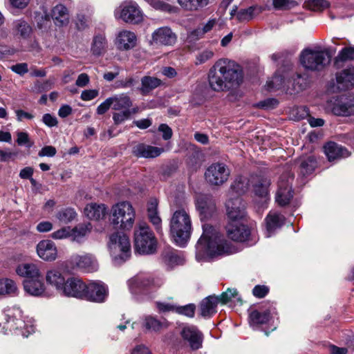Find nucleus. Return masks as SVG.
Instances as JSON below:
<instances>
[{
    "mask_svg": "<svg viewBox=\"0 0 354 354\" xmlns=\"http://www.w3.org/2000/svg\"><path fill=\"white\" fill-rule=\"evenodd\" d=\"M161 80L151 76H145L141 79L140 91L143 95H146L153 89L159 86Z\"/></svg>",
    "mask_w": 354,
    "mask_h": 354,
    "instance_id": "obj_38",
    "label": "nucleus"
},
{
    "mask_svg": "<svg viewBox=\"0 0 354 354\" xmlns=\"http://www.w3.org/2000/svg\"><path fill=\"white\" fill-rule=\"evenodd\" d=\"M230 175V170L224 163L216 162L207 168L205 178L212 185H221L227 180Z\"/></svg>",
    "mask_w": 354,
    "mask_h": 354,
    "instance_id": "obj_10",
    "label": "nucleus"
},
{
    "mask_svg": "<svg viewBox=\"0 0 354 354\" xmlns=\"http://www.w3.org/2000/svg\"><path fill=\"white\" fill-rule=\"evenodd\" d=\"M251 183H253V189L255 195L266 199L269 194L270 180L263 177H252Z\"/></svg>",
    "mask_w": 354,
    "mask_h": 354,
    "instance_id": "obj_29",
    "label": "nucleus"
},
{
    "mask_svg": "<svg viewBox=\"0 0 354 354\" xmlns=\"http://www.w3.org/2000/svg\"><path fill=\"white\" fill-rule=\"evenodd\" d=\"M92 226L91 223H82L75 226L71 230L73 241L80 242L83 237L89 234L91 231Z\"/></svg>",
    "mask_w": 354,
    "mask_h": 354,
    "instance_id": "obj_39",
    "label": "nucleus"
},
{
    "mask_svg": "<svg viewBox=\"0 0 354 354\" xmlns=\"http://www.w3.org/2000/svg\"><path fill=\"white\" fill-rule=\"evenodd\" d=\"M134 243L136 250L140 254H150L156 252L157 240L146 223H139L135 229Z\"/></svg>",
    "mask_w": 354,
    "mask_h": 354,
    "instance_id": "obj_6",
    "label": "nucleus"
},
{
    "mask_svg": "<svg viewBox=\"0 0 354 354\" xmlns=\"http://www.w3.org/2000/svg\"><path fill=\"white\" fill-rule=\"evenodd\" d=\"M292 180V178L290 176L281 177L276 194V201L280 206L287 205L293 196L290 182Z\"/></svg>",
    "mask_w": 354,
    "mask_h": 354,
    "instance_id": "obj_16",
    "label": "nucleus"
},
{
    "mask_svg": "<svg viewBox=\"0 0 354 354\" xmlns=\"http://www.w3.org/2000/svg\"><path fill=\"white\" fill-rule=\"evenodd\" d=\"M151 7L156 10L171 12L173 11V7L165 2L163 0H145Z\"/></svg>",
    "mask_w": 354,
    "mask_h": 354,
    "instance_id": "obj_50",
    "label": "nucleus"
},
{
    "mask_svg": "<svg viewBox=\"0 0 354 354\" xmlns=\"http://www.w3.org/2000/svg\"><path fill=\"white\" fill-rule=\"evenodd\" d=\"M158 131L162 133V138L165 140H169L173 135L172 129L166 124H161Z\"/></svg>",
    "mask_w": 354,
    "mask_h": 354,
    "instance_id": "obj_64",
    "label": "nucleus"
},
{
    "mask_svg": "<svg viewBox=\"0 0 354 354\" xmlns=\"http://www.w3.org/2000/svg\"><path fill=\"white\" fill-rule=\"evenodd\" d=\"M84 213L89 219L97 221L105 216L106 207L104 204L91 203L86 205Z\"/></svg>",
    "mask_w": 354,
    "mask_h": 354,
    "instance_id": "obj_32",
    "label": "nucleus"
},
{
    "mask_svg": "<svg viewBox=\"0 0 354 354\" xmlns=\"http://www.w3.org/2000/svg\"><path fill=\"white\" fill-rule=\"evenodd\" d=\"M225 206L229 221H242L245 216V203L239 196L230 195Z\"/></svg>",
    "mask_w": 354,
    "mask_h": 354,
    "instance_id": "obj_12",
    "label": "nucleus"
},
{
    "mask_svg": "<svg viewBox=\"0 0 354 354\" xmlns=\"http://www.w3.org/2000/svg\"><path fill=\"white\" fill-rule=\"evenodd\" d=\"M108 48V42L103 34H98L93 37L91 46V52L93 55L100 57L106 53Z\"/></svg>",
    "mask_w": 354,
    "mask_h": 354,
    "instance_id": "obj_33",
    "label": "nucleus"
},
{
    "mask_svg": "<svg viewBox=\"0 0 354 354\" xmlns=\"http://www.w3.org/2000/svg\"><path fill=\"white\" fill-rule=\"evenodd\" d=\"M266 236L270 237L272 234L280 227L284 222V216L277 212H270L268 214L266 219Z\"/></svg>",
    "mask_w": 354,
    "mask_h": 354,
    "instance_id": "obj_31",
    "label": "nucleus"
},
{
    "mask_svg": "<svg viewBox=\"0 0 354 354\" xmlns=\"http://www.w3.org/2000/svg\"><path fill=\"white\" fill-rule=\"evenodd\" d=\"M76 216V212L71 207L62 208L56 214L57 219L64 224L72 222L75 218Z\"/></svg>",
    "mask_w": 354,
    "mask_h": 354,
    "instance_id": "obj_40",
    "label": "nucleus"
},
{
    "mask_svg": "<svg viewBox=\"0 0 354 354\" xmlns=\"http://www.w3.org/2000/svg\"><path fill=\"white\" fill-rule=\"evenodd\" d=\"M196 306L194 304H189L183 306H176L175 311L180 315H185L188 317H193L195 314Z\"/></svg>",
    "mask_w": 354,
    "mask_h": 354,
    "instance_id": "obj_53",
    "label": "nucleus"
},
{
    "mask_svg": "<svg viewBox=\"0 0 354 354\" xmlns=\"http://www.w3.org/2000/svg\"><path fill=\"white\" fill-rule=\"evenodd\" d=\"M145 325V327L149 330H151L153 331H158L160 328H162L163 323L160 322L156 318L150 316L146 317Z\"/></svg>",
    "mask_w": 354,
    "mask_h": 354,
    "instance_id": "obj_56",
    "label": "nucleus"
},
{
    "mask_svg": "<svg viewBox=\"0 0 354 354\" xmlns=\"http://www.w3.org/2000/svg\"><path fill=\"white\" fill-rule=\"evenodd\" d=\"M52 239L55 240L64 239L71 236V228L69 227H64L55 231L50 234Z\"/></svg>",
    "mask_w": 354,
    "mask_h": 354,
    "instance_id": "obj_58",
    "label": "nucleus"
},
{
    "mask_svg": "<svg viewBox=\"0 0 354 354\" xmlns=\"http://www.w3.org/2000/svg\"><path fill=\"white\" fill-rule=\"evenodd\" d=\"M270 319L268 312L260 313L257 310H253L250 314V323L252 326H257L266 324Z\"/></svg>",
    "mask_w": 354,
    "mask_h": 354,
    "instance_id": "obj_41",
    "label": "nucleus"
},
{
    "mask_svg": "<svg viewBox=\"0 0 354 354\" xmlns=\"http://www.w3.org/2000/svg\"><path fill=\"white\" fill-rule=\"evenodd\" d=\"M238 296V292L236 289L228 288L225 292H223L218 297L219 302L222 304H227L231 301L232 298H236Z\"/></svg>",
    "mask_w": 354,
    "mask_h": 354,
    "instance_id": "obj_60",
    "label": "nucleus"
},
{
    "mask_svg": "<svg viewBox=\"0 0 354 354\" xmlns=\"http://www.w3.org/2000/svg\"><path fill=\"white\" fill-rule=\"evenodd\" d=\"M219 303V299L215 296H209L202 300L200 304L201 316L209 317L216 312V306Z\"/></svg>",
    "mask_w": 354,
    "mask_h": 354,
    "instance_id": "obj_34",
    "label": "nucleus"
},
{
    "mask_svg": "<svg viewBox=\"0 0 354 354\" xmlns=\"http://www.w3.org/2000/svg\"><path fill=\"white\" fill-rule=\"evenodd\" d=\"M15 26L17 32L24 38L28 37L32 31L31 27L24 21H17L15 22Z\"/></svg>",
    "mask_w": 354,
    "mask_h": 354,
    "instance_id": "obj_51",
    "label": "nucleus"
},
{
    "mask_svg": "<svg viewBox=\"0 0 354 354\" xmlns=\"http://www.w3.org/2000/svg\"><path fill=\"white\" fill-rule=\"evenodd\" d=\"M136 36L131 31H120L116 39V45L120 50L133 48L136 44Z\"/></svg>",
    "mask_w": 354,
    "mask_h": 354,
    "instance_id": "obj_27",
    "label": "nucleus"
},
{
    "mask_svg": "<svg viewBox=\"0 0 354 354\" xmlns=\"http://www.w3.org/2000/svg\"><path fill=\"white\" fill-rule=\"evenodd\" d=\"M112 108L116 111L130 109L132 102L129 95L122 93L118 95L111 97Z\"/></svg>",
    "mask_w": 354,
    "mask_h": 354,
    "instance_id": "obj_37",
    "label": "nucleus"
},
{
    "mask_svg": "<svg viewBox=\"0 0 354 354\" xmlns=\"http://www.w3.org/2000/svg\"><path fill=\"white\" fill-rule=\"evenodd\" d=\"M51 16L56 26H64L69 23L68 9L62 4H58L53 7Z\"/></svg>",
    "mask_w": 354,
    "mask_h": 354,
    "instance_id": "obj_30",
    "label": "nucleus"
},
{
    "mask_svg": "<svg viewBox=\"0 0 354 354\" xmlns=\"http://www.w3.org/2000/svg\"><path fill=\"white\" fill-rule=\"evenodd\" d=\"M196 208L199 212L201 219L207 218L215 209V204L209 195L201 194L196 199Z\"/></svg>",
    "mask_w": 354,
    "mask_h": 354,
    "instance_id": "obj_18",
    "label": "nucleus"
},
{
    "mask_svg": "<svg viewBox=\"0 0 354 354\" xmlns=\"http://www.w3.org/2000/svg\"><path fill=\"white\" fill-rule=\"evenodd\" d=\"M17 287L15 282L10 279H0V295H15Z\"/></svg>",
    "mask_w": 354,
    "mask_h": 354,
    "instance_id": "obj_43",
    "label": "nucleus"
},
{
    "mask_svg": "<svg viewBox=\"0 0 354 354\" xmlns=\"http://www.w3.org/2000/svg\"><path fill=\"white\" fill-rule=\"evenodd\" d=\"M208 81L215 91L236 88L243 82L241 67L234 61L221 59L209 70Z\"/></svg>",
    "mask_w": 354,
    "mask_h": 354,
    "instance_id": "obj_2",
    "label": "nucleus"
},
{
    "mask_svg": "<svg viewBox=\"0 0 354 354\" xmlns=\"http://www.w3.org/2000/svg\"><path fill=\"white\" fill-rule=\"evenodd\" d=\"M227 236L234 241L243 242L248 239L251 232L241 221H229L226 225Z\"/></svg>",
    "mask_w": 354,
    "mask_h": 354,
    "instance_id": "obj_15",
    "label": "nucleus"
},
{
    "mask_svg": "<svg viewBox=\"0 0 354 354\" xmlns=\"http://www.w3.org/2000/svg\"><path fill=\"white\" fill-rule=\"evenodd\" d=\"M338 88L346 90L354 86V67H349L336 75Z\"/></svg>",
    "mask_w": 354,
    "mask_h": 354,
    "instance_id": "obj_26",
    "label": "nucleus"
},
{
    "mask_svg": "<svg viewBox=\"0 0 354 354\" xmlns=\"http://www.w3.org/2000/svg\"><path fill=\"white\" fill-rule=\"evenodd\" d=\"M170 233L176 245L183 247L190 238L192 223L189 213L184 208L176 210L170 220Z\"/></svg>",
    "mask_w": 354,
    "mask_h": 354,
    "instance_id": "obj_4",
    "label": "nucleus"
},
{
    "mask_svg": "<svg viewBox=\"0 0 354 354\" xmlns=\"http://www.w3.org/2000/svg\"><path fill=\"white\" fill-rule=\"evenodd\" d=\"M7 312V329L12 330L18 329L19 327H21V318L22 317L21 310L19 308L14 307L12 309L8 310Z\"/></svg>",
    "mask_w": 354,
    "mask_h": 354,
    "instance_id": "obj_36",
    "label": "nucleus"
},
{
    "mask_svg": "<svg viewBox=\"0 0 354 354\" xmlns=\"http://www.w3.org/2000/svg\"><path fill=\"white\" fill-rule=\"evenodd\" d=\"M42 122L48 127H56L58 124L57 118L50 113H45L43 115Z\"/></svg>",
    "mask_w": 354,
    "mask_h": 354,
    "instance_id": "obj_63",
    "label": "nucleus"
},
{
    "mask_svg": "<svg viewBox=\"0 0 354 354\" xmlns=\"http://www.w3.org/2000/svg\"><path fill=\"white\" fill-rule=\"evenodd\" d=\"M158 201L156 198L151 199L147 203V216L158 232H162V220L158 211Z\"/></svg>",
    "mask_w": 354,
    "mask_h": 354,
    "instance_id": "obj_28",
    "label": "nucleus"
},
{
    "mask_svg": "<svg viewBox=\"0 0 354 354\" xmlns=\"http://www.w3.org/2000/svg\"><path fill=\"white\" fill-rule=\"evenodd\" d=\"M61 293L66 297L100 303L105 300L108 290L102 282H92L86 285L80 279L71 277L67 278Z\"/></svg>",
    "mask_w": 354,
    "mask_h": 354,
    "instance_id": "obj_3",
    "label": "nucleus"
},
{
    "mask_svg": "<svg viewBox=\"0 0 354 354\" xmlns=\"http://www.w3.org/2000/svg\"><path fill=\"white\" fill-rule=\"evenodd\" d=\"M214 52L210 49H205L200 52L196 57L195 64L196 65H201L208 60L211 59L214 57Z\"/></svg>",
    "mask_w": 354,
    "mask_h": 354,
    "instance_id": "obj_54",
    "label": "nucleus"
},
{
    "mask_svg": "<svg viewBox=\"0 0 354 354\" xmlns=\"http://www.w3.org/2000/svg\"><path fill=\"white\" fill-rule=\"evenodd\" d=\"M178 3L184 9L193 11L207 6L209 0H178Z\"/></svg>",
    "mask_w": 354,
    "mask_h": 354,
    "instance_id": "obj_42",
    "label": "nucleus"
},
{
    "mask_svg": "<svg viewBox=\"0 0 354 354\" xmlns=\"http://www.w3.org/2000/svg\"><path fill=\"white\" fill-rule=\"evenodd\" d=\"M98 94V91L95 89L84 90L81 93V99L84 101H90L95 98Z\"/></svg>",
    "mask_w": 354,
    "mask_h": 354,
    "instance_id": "obj_61",
    "label": "nucleus"
},
{
    "mask_svg": "<svg viewBox=\"0 0 354 354\" xmlns=\"http://www.w3.org/2000/svg\"><path fill=\"white\" fill-rule=\"evenodd\" d=\"M256 7L250 6L247 8L241 9L236 13V19L239 21H248L254 17Z\"/></svg>",
    "mask_w": 354,
    "mask_h": 354,
    "instance_id": "obj_47",
    "label": "nucleus"
},
{
    "mask_svg": "<svg viewBox=\"0 0 354 354\" xmlns=\"http://www.w3.org/2000/svg\"><path fill=\"white\" fill-rule=\"evenodd\" d=\"M17 274L26 279L40 278L41 274L38 266L33 263H25L19 264L16 268Z\"/></svg>",
    "mask_w": 354,
    "mask_h": 354,
    "instance_id": "obj_25",
    "label": "nucleus"
},
{
    "mask_svg": "<svg viewBox=\"0 0 354 354\" xmlns=\"http://www.w3.org/2000/svg\"><path fill=\"white\" fill-rule=\"evenodd\" d=\"M324 153L329 161L350 156L349 151L345 147L333 142H328L324 146Z\"/></svg>",
    "mask_w": 354,
    "mask_h": 354,
    "instance_id": "obj_21",
    "label": "nucleus"
},
{
    "mask_svg": "<svg viewBox=\"0 0 354 354\" xmlns=\"http://www.w3.org/2000/svg\"><path fill=\"white\" fill-rule=\"evenodd\" d=\"M236 252L235 247L224 239L214 227L203 225V234L196 245V259L207 261L216 256L229 255Z\"/></svg>",
    "mask_w": 354,
    "mask_h": 354,
    "instance_id": "obj_1",
    "label": "nucleus"
},
{
    "mask_svg": "<svg viewBox=\"0 0 354 354\" xmlns=\"http://www.w3.org/2000/svg\"><path fill=\"white\" fill-rule=\"evenodd\" d=\"M294 89L296 92L304 90L308 86V80L301 75H297L293 82Z\"/></svg>",
    "mask_w": 354,
    "mask_h": 354,
    "instance_id": "obj_59",
    "label": "nucleus"
},
{
    "mask_svg": "<svg viewBox=\"0 0 354 354\" xmlns=\"http://www.w3.org/2000/svg\"><path fill=\"white\" fill-rule=\"evenodd\" d=\"M354 59V46L342 48L335 57V64L339 62H346Z\"/></svg>",
    "mask_w": 354,
    "mask_h": 354,
    "instance_id": "obj_46",
    "label": "nucleus"
},
{
    "mask_svg": "<svg viewBox=\"0 0 354 354\" xmlns=\"http://www.w3.org/2000/svg\"><path fill=\"white\" fill-rule=\"evenodd\" d=\"M272 6L277 10H288L297 6L294 0H272Z\"/></svg>",
    "mask_w": 354,
    "mask_h": 354,
    "instance_id": "obj_48",
    "label": "nucleus"
},
{
    "mask_svg": "<svg viewBox=\"0 0 354 354\" xmlns=\"http://www.w3.org/2000/svg\"><path fill=\"white\" fill-rule=\"evenodd\" d=\"M308 6L314 11H321L329 7V3L326 0H309Z\"/></svg>",
    "mask_w": 354,
    "mask_h": 354,
    "instance_id": "obj_55",
    "label": "nucleus"
},
{
    "mask_svg": "<svg viewBox=\"0 0 354 354\" xmlns=\"http://www.w3.org/2000/svg\"><path fill=\"white\" fill-rule=\"evenodd\" d=\"M135 218L136 211L131 203L128 201L118 202L111 208L109 221L115 229L131 230Z\"/></svg>",
    "mask_w": 354,
    "mask_h": 354,
    "instance_id": "obj_5",
    "label": "nucleus"
},
{
    "mask_svg": "<svg viewBox=\"0 0 354 354\" xmlns=\"http://www.w3.org/2000/svg\"><path fill=\"white\" fill-rule=\"evenodd\" d=\"M300 62L306 70L320 71L329 64L330 57L324 50L307 48L301 52Z\"/></svg>",
    "mask_w": 354,
    "mask_h": 354,
    "instance_id": "obj_8",
    "label": "nucleus"
},
{
    "mask_svg": "<svg viewBox=\"0 0 354 354\" xmlns=\"http://www.w3.org/2000/svg\"><path fill=\"white\" fill-rule=\"evenodd\" d=\"M24 288L27 293L32 296L39 297L46 295L45 285L43 282L42 277L32 279H25Z\"/></svg>",
    "mask_w": 354,
    "mask_h": 354,
    "instance_id": "obj_23",
    "label": "nucleus"
},
{
    "mask_svg": "<svg viewBox=\"0 0 354 354\" xmlns=\"http://www.w3.org/2000/svg\"><path fill=\"white\" fill-rule=\"evenodd\" d=\"M181 336L183 339L189 342L192 350H198L202 346L203 335L194 326H187L183 328Z\"/></svg>",
    "mask_w": 354,
    "mask_h": 354,
    "instance_id": "obj_20",
    "label": "nucleus"
},
{
    "mask_svg": "<svg viewBox=\"0 0 354 354\" xmlns=\"http://www.w3.org/2000/svg\"><path fill=\"white\" fill-rule=\"evenodd\" d=\"M153 41L157 44L172 46L177 39L176 34L167 26L156 29L152 34Z\"/></svg>",
    "mask_w": 354,
    "mask_h": 354,
    "instance_id": "obj_19",
    "label": "nucleus"
},
{
    "mask_svg": "<svg viewBox=\"0 0 354 354\" xmlns=\"http://www.w3.org/2000/svg\"><path fill=\"white\" fill-rule=\"evenodd\" d=\"M326 109L335 115L347 117L354 115V102L345 97H333L327 101Z\"/></svg>",
    "mask_w": 354,
    "mask_h": 354,
    "instance_id": "obj_9",
    "label": "nucleus"
},
{
    "mask_svg": "<svg viewBox=\"0 0 354 354\" xmlns=\"http://www.w3.org/2000/svg\"><path fill=\"white\" fill-rule=\"evenodd\" d=\"M317 167V162L314 156H310L301 161L300 169L303 175L312 173Z\"/></svg>",
    "mask_w": 354,
    "mask_h": 354,
    "instance_id": "obj_45",
    "label": "nucleus"
},
{
    "mask_svg": "<svg viewBox=\"0 0 354 354\" xmlns=\"http://www.w3.org/2000/svg\"><path fill=\"white\" fill-rule=\"evenodd\" d=\"M164 149L162 148L147 145L143 143L137 145L133 147V154L139 158H156L159 156Z\"/></svg>",
    "mask_w": 354,
    "mask_h": 354,
    "instance_id": "obj_22",
    "label": "nucleus"
},
{
    "mask_svg": "<svg viewBox=\"0 0 354 354\" xmlns=\"http://www.w3.org/2000/svg\"><path fill=\"white\" fill-rule=\"evenodd\" d=\"M163 284L161 279H154L146 274H139L129 281V287L133 294H138L150 288H159Z\"/></svg>",
    "mask_w": 354,
    "mask_h": 354,
    "instance_id": "obj_11",
    "label": "nucleus"
},
{
    "mask_svg": "<svg viewBox=\"0 0 354 354\" xmlns=\"http://www.w3.org/2000/svg\"><path fill=\"white\" fill-rule=\"evenodd\" d=\"M164 261L165 264L170 268L183 265L185 263L184 257L174 252H167L164 257Z\"/></svg>",
    "mask_w": 354,
    "mask_h": 354,
    "instance_id": "obj_44",
    "label": "nucleus"
},
{
    "mask_svg": "<svg viewBox=\"0 0 354 354\" xmlns=\"http://www.w3.org/2000/svg\"><path fill=\"white\" fill-rule=\"evenodd\" d=\"M46 280L49 285L55 287L61 292L67 279L58 268H53L47 271Z\"/></svg>",
    "mask_w": 354,
    "mask_h": 354,
    "instance_id": "obj_24",
    "label": "nucleus"
},
{
    "mask_svg": "<svg viewBox=\"0 0 354 354\" xmlns=\"http://www.w3.org/2000/svg\"><path fill=\"white\" fill-rule=\"evenodd\" d=\"M120 17L127 23L138 24L142 21L143 14L137 3L129 1L121 5Z\"/></svg>",
    "mask_w": 354,
    "mask_h": 354,
    "instance_id": "obj_13",
    "label": "nucleus"
},
{
    "mask_svg": "<svg viewBox=\"0 0 354 354\" xmlns=\"http://www.w3.org/2000/svg\"><path fill=\"white\" fill-rule=\"evenodd\" d=\"M250 181L246 177H237L231 185L230 195L239 196L245 193L249 189Z\"/></svg>",
    "mask_w": 354,
    "mask_h": 354,
    "instance_id": "obj_35",
    "label": "nucleus"
},
{
    "mask_svg": "<svg viewBox=\"0 0 354 354\" xmlns=\"http://www.w3.org/2000/svg\"><path fill=\"white\" fill-rule=\"evenodd\" d=\"M109 248L114 263L119 265L126 261L131 255V245L129 237L120 232L110 236Z\"/></svg>",
    "mask_w": 354,
    "mask_h": 354,
    "instance_id": "obj_7",
    "label": "nucleus"
},
{
    "mask_svg": "<svg viewBox=\"0 0 354 354\" xmlns=\"http://www.w3.org/2000/svg\"><path fill=\"white\" fill-rule=\"evenodd\" d=\"M17 143L19 146H26L27 148H30L34 142L30 140L29 135L27 132L19 131L17 133Z\"/></svg>",
    "mask_w": 354,
    "mask_h": 354,
    "instance_id": "obj_52",
    "label": "nucleus"
},
{
    "mask_svg": "<svg viewBox=\"0 0 354 354\" xmlns=\"http://www.w3.org/2000/svg\"><path fill=\"white\" fill-rule=\"evenodd\" d=\"M73 269L78 268L85 272H95L98 268V264L91 254L80 256L78 254L72 255L68 261Z\"/></svg>",
    "mask_w": 354,
    "mask_h": 354,
    "instance_id": "obj_14",
    "label": "nucleus"
},
{
    "mask_svg": "<svg viewBox=\"0 0 354 354\" xmlns=\"http://www.w3.org/2000/svg\"><path fill=\"white\" fill-rule=\"evenodd\" d=\"M37 254L45 261H53L57 257V249L55 244L50 240L39 241L36 248Z\"/></svg>",
    "mask_w": 354,
    "mask_h": 354,
    "instance_id": "obj_17",
    "label": "nucleus"
},
{
    "mask_svg": "<svg viewBox=\"0 0 354 354\" xmlns=\"http://www.w3.org/2000/svg\"><path fill=\"white\" fill-rule=\"evenodd\" d=\"M284 84V78L279 74H275L266 82V88L268 91L278 90Z\"/></svg>",
    "mask_w": 354,
    "mask_h": 354,
    "instance_id": "obj_49",
    "label": "nucleus"
},
{
    "mask_svg": "<svg viewBox=\"0 0 354 354\" xmlns=\"http://www.w3.org/2000/svg\"><path fill=\"white\" fill-rule=\"evenodd\" d=\"M122 111L114 113L113 115V120L115 124H119L124 121L128 120L131 115V111L130 109L121 110Z\"/></svg>",
    "mask_w": 354,
    "mask_h": 354,
    "instance_id": "obj_57",
    "label": "nucleus"
},
{
    "mask_svg": "<svg viewBox=\"0 0 354 354\" xmlns=\"http://www.w3.org/2000/svg\"><path fill=\"white\" fill-rule=\"evenodd\" d=\"M57 153L55 147L53 146H45L38 153L39 157H53Z\"/></svg>",
    "mask_w": 354,
    "mask_h": 354,
    "instance_id": "obj_62",
    "label": "nucleus"
}]
</instances>
